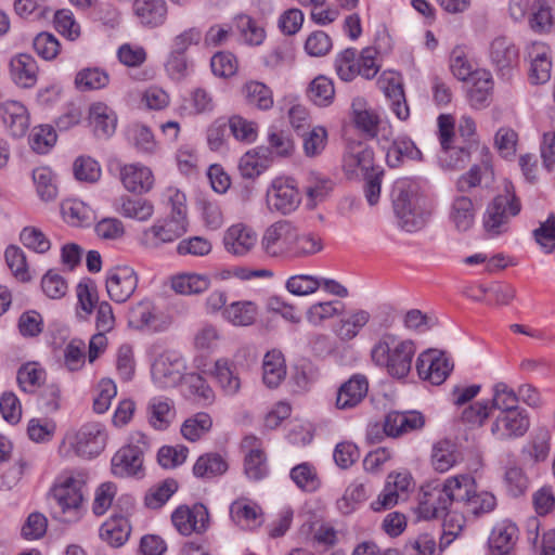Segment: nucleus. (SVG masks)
I'll return each instance as SVG.
<instances>
[{
  "mask_svg": "<svg viewBox=\"0 0 555 555\" xmlns=\"http://www.w3.org/2000/svg\"><path fill=\"white\" fill-rule=\"evenodd\" d=\"M416 346L411 339L383 334L371 350L372 362L393 378H404L411 371Z\"/></svg>",
  "mask_w": 555,
  "mask_h": 555,
  "instance_id": "f257e3e1",
  "label": "nucleus"
},
{
  "mask_svg": "<svg viewBox=\"0 0 555 555\" xmlns=\"http://www.w3.org/2000/svg\"><path fill=\"white\" fill-rule=\"evenodd\" d=\"M393 210L400 228L406 232L422 230L431 215L427 199L406 190L403 183L395 186Z\"/></svg>",
  "mask_w": 555,
  "mask_h": 555,
  "instance_id": "f03ea898",
  "label": "nucleus"
},
{
  "mask_svg": "<svg viewBox=\"0 0 555 555\" xmlns=\"http://www.w3.org/2000/svg\"><path fill=\"white\" fill-rule=\"evenodd\" d=\"M439 140L441 144V154L439 162L446 169H463L470 160L473 153H481L486 149L478 140L469 141L465 145H452L454 137V121L450 115H440L438 117Z\"/></svg>",
  "mask_w": 555,
  "mask_h": 555,
  "instance_id": "7ed1b4c3",
  "label": "nucleus"
},
{
  "mask_svg": "<svg viewBox=\"0 0 555 555\" xmlns=\"http://www.w3.org/2000/svg\"><path fill=\"white\" fill-rule=\"evenodd\" d=\"M83 501L81 482L73 477L61 485H55L48 494L51 516L62 522L78 519L79 508Z\"/></svg>",
  "mask_w": 555,
  "mask_h": 555,
  "instance_id": "20e7f679",
  "label": "nucleus"
},
{
  "mask_svg": "<svg viewBox=\"0 0 555 555\" xmlns=\"http://www.w3.org/2000/svg\"><path fill=\"white\" fill-rule=\"evenodd\" d=\"M511 189V185H506L505 193L495 196L485 212L483 227L492 235L505 231V225L511 217L520 211V203Z\"/></svg>",
  "mask_w": 555,
  "mask_h": 555,
  "instance_id": "39448f33",
  "label": "nucleus"
},
{
  "mask_svg": "<svg viewBox=\"0 0 555 555\" xmlns=\"http://www.w3.org/2000/svg\"><path fill=\"white\" fill-rule=\"evenodd\" d=\"M67 439L78 456L93 459L104 450L107 434L100 423H87L73 435H68Z\"/></svg>",
  "mask_w": 555,
  "mask_h": 555,
  "instance_id": "423d86ee",
  "label": "nucleus"
},
{
  "mask_svg": "<svg viewBox=\"0 0 555 555\" xmlns=\"http://www.w3.org/2000/svg\"><path fill=\"white\" fill-rule=\"evenodd\" d=\"M443 482L430 481L421 488L417 511L422 518L434 519L453 511Z\"/></svg>",
  "mask_w": 555,
  "mask_h": 555,
  "instance_id": "0eeeda50",
  "label": "nucleus"
},
{
  "mask_svg": "<svg viewBox=\"0 0 555 555\" xmlns=\"http://www.w3.org/2000/svg\"><path fill=\"white\" fill-rule=\"evenodd\" d=\"M184 369L183 358L178 352L165 351L152 364V378L160 388L175 387L181 382Z\"/></svg>",
  "mask_w": 555,
  "mask_h": 555,
  "instance_id": "6e6552de",
  "label": "nucleus"
},
{
  "mask_svg": "<svg viewBox=\"0 0 555 555\" xmlns=\"http://www.w3.org/2000/svg\"><path fill=\"white\" fill-rule=\"evenodd\" d=\"M530 427V417L525 409H514L500 413L491 424L492 436L500 441H508L526 435Z\"/></svg>",
  "mask_w": 555,
  "mask_h": 555,
  "instance_id": "1a4fd4ad",
  "label": "nucleus"
},
{
  "mask_svg": "<svg viewBox=\"0 0 555 555\" xmlns=\"http://www.w3.org/2000/svg\"><path fill=\"white\" fill-rule=\"evenodd\" d=\"M416 370L422 379L428 380L433 385H441L453 370V363L449 361L444 352L429 349L418 356Z\"/></svg>",
  "mask_w": 555,
  "mask_h": 555,
  "instance_id": "9d476101",
  "label": "nucleus"
},
{
  "mask_svg": "<svg viewBox=\"0 0 555 555\" xmlns=\"http://www.w3.org/2000/svg\"><path fill=\"white\" fill-rule=\"evenodd\" d=\"M295 228L288 220H280L268 227L261 240L262 249L272 257L289 256Z\"/></svg>",
  "mask_w": 555,
  "mask_h": 555,
  "instance_id": "9b49d317",
  "label": "nucleus"
},
{
  "mask_svg": "<svg viewBox=\"0 0 555 555\" xmlns=\"http://www.w3.org/2000/svg\"><path fill=\"white\" fill-rule=\"evenodd\" d=\"M171 521L183 535L203 533L209 526V513L203 503H195L192 507L181 505L172 513Z\"/></svg>",
  "mask_w": 555,
  "mask_h": 555,
  "instance_id": "f8f14e48",
  "label": "nucleus"
},
{
  "mask_svg": "<svg viewBox=\"0 0 555 555\" xmlns=\"http://www.w3.org/2000/svg\"><path fill=\"white\" fill-rule=\"evenodd\" d=\"M267 203L271 210L283 215L294 211L300 203L294 180L289 178L275 179L267 192Z\"/></svg>",
  "mask_w": 555,
  "mask_h": 555,
  "instance_id": "ddd939ff",
  "label": "nucleus"
},
{
  "mask_svg": "<svg viewBox=\"0 0 555 555\" xmlns=\"http://www.w3.org/2000/svg\"><path fill=\"white\" fill-rule=\"evenodd\" d=\"M144 448L138 444L121 447L112 457V474L116 477H142Z\"/></svg>",
  "mask_w": 555,
  "mask_h": 555,
  "instance_id": "4468645a",
  "label": "nucleus"
},
{
  "mask_svg": "<svg viewBox=\"0 0 555 555\" xmlns=\"http://www.w3.org/2000/svg\"><path fill=\"white\" fill-rule=\"evenodd\" d=\"M188 230V221H178L167 218L157 221L143 231L141 243L147 248H158L163 244L171 243L181 237Z\"/></svg>",
  "mask_w": 555,
  "mask_h": 555,
  "instance_id": "2eb2a0df",
  "label": "nucleus"
},
{
  "mask_svg": "<svg viewBox=\"0 0 555 555\" xmlns=\"http://www.w3.org/2000/svg\"><path fill=\"white\" fill-rule=\"evenodd\" d=\"M379 89L390 101L391 111L400 120H406L410 116L402 77L396 72H384L377 80Z\"/></svg>",
  "mask_w": 555,
  "mask_h": 555,
  "instance_id": "dca6fc26",
  "label": "nucleus"
},
{
  "mask_svg": "<svg viewBox=\"0 0 555 555\" xmlns=\"http://www.w3.org/2000/svg\"><path fill=\"white\" fill-rule=\"evenodd\" d=\"M138 276L130 267H116L106 275V291L109 298L118 304L125 302L134 293Z\"/></svg>",
  "mask_w": 555,
  "mask_h": 555,
  "instance_id": "f3484780",
  "label": "nucleus"
},
{
  "mask_svg": "<svg viewBox=\"0 0 555 555\" xmlns=\"http://www.w3.org/2000/svg\"><path fill=\"white\" fill-rule=\"evenodd\" d=\"M479 156V164L473 165L466 173L462 175L457 179L456 189L459 192H469L473 188L481 185L482 183L488 186L493 181L494 172L492 169L491 155L488 147L481 149Z\"/></svg>",
  "mask_w": 555,
  "mask_h": 555,
  "instance_id": "a211bd4d",
  "label": "nucleus"
},
{
  "mask_svg": "<svg viewBox=\"0 0 555 555\" xmlns=\"http://www.w3.org/2000/svg\"><path fill=\"white\" fill-rule=\"evenodd\" d=\"M369 391V382L364 375H352L337 390L335 405L339 410H349L360 404Z\"/></svg>",
  "mask_w": 555,
  "mask_h": 555,
  "instance_id": "6ab92c4d",
  "label": "nucleus"
},
{
  "mask_svg": "<svg viewBox=\"0 0 555 555\" xmlns=\"http://www.w3.org/2000/svg\"><path fill=\"white\" fill-rule=\"evenodd\" d=\"M424 424L425 420L417 411H392L385 416L383 428L388 437L396 438L403 434L420 429Z\"/></svg>",
  "mask_w": 555,
  "mask_h": 555,
  "instance_id": "aec40b11",
  "label": "nucleus"
},
{
  "mask_svg": "<svg viewBox=\"0 0 555 555\" xmlns=\"http://www.w3.org/2000/svg\"><path fill=\"white\" fill-rule=\"evenodd\" d=\"M530 59L529 79L531 83H545L551 78L552 62L548 48L542 42H533L528 47Z\"/></svg>",
  "mask_w": 555,
  "mask_h": 555,
  "instance_id": "412c9836",
  "label": "nucleus"
},
{
  "mask_svg": "<svg viewBox=\"0 0 555 555\" xmlns=\"http://www.w3.org/2000/svg\"><path fill=\"white\" fill-rule=\"evenodd\" d=\"M0 118L14 138L23 137L29 127L26 107L17 101H5L0 104Z\"/></svg>",
  "mask_w": 555,
  "mask_h": 555,
  "instance_id": "4be33fe9",
  "label": "nucleus"
},
{
  "mask_svg": "<svg viewBox=\"0 0 555 555\" xmlns=\"http://www.w3.org/2000/svg\"><path fill=\"white\" fill-rule=\"evenodd\" d=\"M443 483L451 499L452 509L454 512L460 509L463 513L470 495L474 494V488H477L475 479L470 475L464 474L449 477Z\"/></svg>",
  "mask_w": 555,
  "mask_h": 555,
  "instance_id": "5701e85b",
  "label": "nucleus"
},
{
  "mask_svg": "<svg viewBox=\"0 0 555 555\" xmlns=\"http://www.w3.org/2000/svg\"><path fill=\"white\" fill-rule=\"evenodd\" d=\"M10 76L15 85L22 88H33L38 78L36 60L27 53H18L10 61Z\"/></svg>",
  "mask_w": 555,
  "mask_h": 555,
  "instance_id": "b1692460",
  "label": "nucleus"
},
{
  "mask_svg": "<svg viewBox=\"0 0 555 555\" xmlns=\"http://www.w3.org/2000/svg\"><path fill=\"white\" fill-rule=\"evenodd\" d=\"M245 475L254 480H260L268 475L269 467L266 453L260 441L254 436H245Z\"/></svg>",
  "mask_w": 555,
  "mask_h": 555,
  "instance_id": "393cba45",
  "label": "nucleus"
},
{
  "mask_svg": "<svg viewBox=\"0 0 555 555\" xmlns=\"http://www.w3.org/2000/svg\"><path fill=\"white\" fill-rule=\"evenodd\" d=\"M230 132L236 140L243 141V118L233 116L230 119L224 117L216 119L207 130V142L211 151H218L225 134Z\"/></svg>",
  "mask_w": 555,
  "mask_h": 555,
  "instance_id": "a878e982",
  "label": "nucleus"
},
{
  "mask_svg": "<svg viewBox=\"0 0 555 555\" xmlns=\"http://www.w3.org/2000/svg\"><path fill=\"white\" fill-rule=\"evenodd\" d=\"M133 11L140 23L150 28L163 25L167 17L165 0H134Z\"/></svg>",
  "mask_w": 555,
  "mask_h": 555,
  "instance_id": "bb28decb",
  "label": "nucleus"
},
{
  "mask_svg": "<svg viewBox=\"0 0 555 555\" xmlns=\"http://www.w3.org/2000/svg\"><path fill=\"white\" fill-rule=\"evenodd\" d=\"M371 320L369 311L354 309L343 315L334 328V333L341 341L354 339Z\"/></svg>",
  "mask_w": 555,
  "mask_h": 555,
  "instance_id": "cd10ccee",
  "label": "nucleus"
},
{
  "mask_svg": "<svg viewBox=\"0 0 555 555\" xmlns=\"http://www.w3.org/2000/svg\"><path fill=\"white\" fill-rule=\"evenodd\" d=\"M490 57L493 65L504 76L505 70H509L517 64L518 50L508 38L498 37L491 42Z\"/></svg>",
  "mask_w": 555,
  "mask_h": 555,
  "instance_id": "c85d7f7f",
  "label": "nucleus"
},
{
  "mask_svg": "<svg viewBox=\"0 0 555 555\" xmlns=\"http://www.w3.org/2000/svg\"><path fill=\"white\" fill-rule=\"evenodd\" d=\"M120 179L124 186L133 193H144L152 189L154 179L150 168L127 165L121 168Z\"/></svg>",
  "mask_w": 555,
  "mask_h": 555,
  "instance_id": "c756f323",
  "label": "nucleus"
},
{
  "mask_svg": "<svg viewBox=\"0 0 555 555\" xmlns=\"http://www.w3.org/2000/svg\"><path fill=\"white\" fill-rule=\"evenodd\" d=\"M286 377V364L283 353L273 349L264 354L262 380L268 388H278Z\"/></svg>",
  "mask_w": 555,
  "mask_h": 555,
  "instance_id": "7c9ffc66",
  "label": "nucleus"
},
{
  "mask_svg": "<svg viewBox=\"0 0 555 555\" xmlns=\"http://www.w3.org/2000/svg\"><path fill=\"white\" fill-rule=\"evenodd\" d=\"M475 215L473 201L468 196L454 197L450 206L449 219L457 231H468L474 225Z\"/></svg>",
  "mask_w": 555,
  "mask_h": 555,
  "instance_id": "2f4dec72",
  "label": "nucleus"
},
{
  "mask_svg": "<svg viewBox=\"0 0 555 555\" xmlns=\"http://www.w3.org/2000/svg\"><path fill=\"white\" fill-rule=\"evenodd\" d=\"M89 120L93 127V132L99 138L111 137L116 129V116L102 102L94 103L89 108Z\"/></svg>",
  "mask_w": 555,
  "mask_h": 555,
  "instance_id": "473e14b6",
  "label": "nucleus"
},
{
  "mask_svg": "<svg viewBox=\"0 0 555 555\" xmlns=\"http://www.w3.org/2000/svg\"><path fill=\"white\" fill-rule=\"evenodd\" d=\"M374 153L372 149L358 143L350 146L347 154L344 156V169L347 173H356L360 169L363 175H366L373 169H377L374 164Z\"/></svg>",
  "mask_w": 555,
  "mask_h": 555,
  "instance_id": "72a5a7b5",
  "label": "nucleus"
},
{
  "mask_svg": "<svg viewBox=\"0 0 555 555\" xmlns=\"http://www.w3.org/2000/svg\"><path fill=\"white\" fill-rule=\"evenodd\" d=\"M518 539V528L512 522L496 525L490 535L489 544L496 555H507Z\"/></svg>",
  "mask_w": 555,
  "mask_h": 555,
  "instance_id": "f704fd0d",
  "label": "nucleus"
},
{
  "mask_svg": "<svg viewBox=\"0 0 555 555\" xmlns=\"http://www.w3.org/2000/svg\"><path fill=\"white\" fill-rule=\"evenodd\" d=\"M131 526L124 516H112L100 528V537L114 547H119L128 540Z\"/></svg>",
  "mask_w": 555,
  "mask_h": 555,
  "instance_id": "c9c22d12",
  "label": "nucleus"
},
{
  "mask_svg": "<svg viewBox=\"0 0 555 555\" xmlns=\"http://www.w3.org/2000/svg\"><path fill=\"white\" fill-rule=\"evenodd\" d=\"M552 434L545 426L538 427L529 444L522 448L521 453L528 454L534 463L544 462L551 451Z\"/></svg>",
  "mask_w": 555,
  "mask_h": 555,
  "instance_id": "e433bc0d",
  "label": "nucleus"
},
{
  "mask_svg": "<svg viewBox=\"0 0 555 555\" xmlns=\"http://www.w3.org/2000/svg\"><path fill=\"white\" fill-rule=\"evenodd\" d=\"M404 158L420 160L422 153L410 138L398 137L388 149L386 159L388 165L395 168L398 167Z\"/></svg>",
  "mask_w": 555,
  "mask_h": 555,
  "instance_id": "4c0bfd02",
  "label": "nucleus"
},
{
  "mask_svg": "<svg viewBox=\"0 0 555 555\" xmlns=\"http://www.w3.org/2000/svg\"><path fill=\"white\" fill-rule=\"evenodd\" d=\"M460 460L455 444L450 440H440L433 448L431 464L436 472L446 473Z\"/></svg>",
  "mask_w": 555,
  "mask_h": 555,
  "instance_id": "58836bf2",
  "label": "nucleus"
},
{
  "mask_svg": "<svg viewBox=\"0 0 555 555\" xmlns=\"http://www.w3.org/2000/svg\"><path fill=\"white\" fill-rule=\"evenodd\" d=\"M352 108L356 126L369 137H376L380 120L378 114L374 109L366 107L363 99H356L352 103Z\"/></svg>",
  "mask_w": 555,
  "mask_h": 555,
  "instance_id": "ea45409f",
  "label": "nucleus"
},
{
  "mask_svg": "<svg viewBox=\"0 0 555 555\" xmlns=\"http://www.w3.org/2000/svg\"><path fill=\"white\" fill-rule=\"evenodd\" d=\"M209 285V278L203 274L184 273L171 280V288L181 295L201 294L208 289Z\"/></svg>",
  "mask_w": 555,
  "mask_h": 555,
  "instance_id": "a19ab883",
  "label": "nucleus"
},
{
  "mask_svg": "<svg viewBox=\"0 0 555 555\" xmlns=\"http://www.w3.org/2000/svg\"><path fill=\"white\" fill-rule=\"evenodd\" d=\"M472 80L473 86L468 90V98L472 105L479 108L487 105L491 96L493 88L492 78L489 72L481 70L475 73Z\"/></svg>",
  "mask_w": 555,
  "mask_h": 555,
  "instance_id": "79ce46f5",
  "label": "nucleus"
},
{
  "mask_svg": "<svg viewBox=\"0 0 555 555\" xmlns=\"http://www.w3.org/2000/svg\"><path fill=\"white\" fill-rule=\"evenodd\" d=\"M228 469L225 461L217 453L201 455L193 466V474L197 478L210 479L222 475Z\"/></svg>",
  "mask_w": 555,
  "mask_h": 555,
  "instance_id": "37998d69",
  "label": "nucleus"
},
{
  "mask_svg": "<svg viewBox=\"0 0 555 555\" xmlns=\"http://www.w3.org/2000/svg\"><path fill=\"white\" fill-rule=\"evenodd\" d=\"M108 82V74L100 67L82 68L75 77V86L80 91L99 90L105 88Z\"/></svg>",
  "mask_w": 555,
  "mask_h": 555,
  "instance_id": "c03bdc74",
  "label": "nucleus"
},
{
  "mask_svg": "<svg viewBox=\"0 0 555 555\" xmlns=\"http://www.w3.org/2000/svg\"><path fill=\"white\" fill-rule=\"evenodd\" d=\"M215 373L218 382L224 391L234 395L238 391L241 379L236 370V365L228 359L216 361Z\"/></svg>",
  "mask_w": 555,
  "mask_h": 555,
  "instance_id": "a18cd8bd",
  "label": "nucleus"
},
{
  "mask_svg": "<svg viewBox=\"0 0 555 555\" xmlns=\"http://www.w3.org/2000/svg\"><path fill=\"white\" fill-rule=\"evenodd\" d=\"M245 99L248 104L261 111H268L273 106L272 90L260 81L251 80L245 85Z\"/></svg>",
  "mask_w": 555,
  "mask_h": 555,
  "instance_id": "49530a36",
  "label": "nucleus"
},
{
  "mask_svg": "<svg viewBox=\"0 0 555 555\" xmlns=\"http://www.w3.org/2000/svg\"><path fill=\"white\" fill-rule=\"evenodd\" d=\"M46 378V371L36 362L23 364L17 371V383L25 392L33 393L36 391Z\"/></svg>",
  "mask_w": 555,
  "mask_h": 555,
  "instance_id": "de8ad7c7",
  "label": "nucleus"
},
{
  "mask_svg": "<svg viewBox=\"0 0 555 555\" xmlns=\"http://www.w3.org/2000/svg\"><path fill=\"white\" fill-rule=\"evenodd\" d=\"M308 96L318 106H328L335 98L333 81L325 76L315 77L309 85Z\"/></svg>",
  "mask_w": 555,
  "mask_h": 555,
  "instance_id": "09e8293b",
  "label": "nucleus"
},
{
  "mask_svg": "<svg viewBox=\"0 0 555 555\" xmlns=\"http://www.w3.org/2000/svg\"><path fill=\"white\" fill-rule=\"evenodd\" d=\"M211 426L212 420L210 415L205 412H198L183 422L181 434L185 439L194 442L207 434Z\"/></svg>",
  "mask_w": 555,
  "mask_h": 555,
  "instance_id": "8fccbe9b",
  "label": "nucleus"
},
{
  "mask_svg": "<svg viewBox=\"0 0 555 555\" xmlns=\"http://www.w3.org/2000/svg\"><path fill=\"white\" fill-rule=\"evenodd\" d=\"M519 398L517 392L506 383L500 382L493 386V396L491 400V410H500L501 413L520 409L518 406Z\"/></svg>",
  "mask_w": 555,
  "mask_h": 555,
  "instance_id": "3c124183",
  "label": "nucleus"
},
{
  "mask_svg": "<svg viewBox=\"0 0 555 555\" xmlns=\"http://www.w3.org/2000/svg\"><path fill=\"white\" fill-rule=\"evenodd\" d=\"M322 248L320 240L311 234H302L295 228V238L292 241L289 257L301 258L318 253Z\"/></svg>",
  "mask_w": 555,
  "mask_h": 555,
  "instance_id": "603ef678",
  "label": "nucleus"
},
{
  "mask_svg": "<svg viewBox=\"0 0 555 555\" xmlns=\"http://www.w3.org/2000/svg\"><path fill=\"white\" fill-rule=\"evenodd\" d=\"M177 490V480L167 478L146 493L145 505L153 509L160 508Z\"/></svg>",
  "mask_w": 555,
  "mask_h": 555,
  "instance_id": "864d4df0",
  "label": "nucleus"
},
{
  "mask_svg": "<svg viewBox=\"0 0 555 555\" xmlns=\"http://www.w3.org/2000/svg\"><path fill=\"white\" fill-rule=\"evenodd\" d=\"M333 186L334 183L330 178L311 173L306 188V194L310 205L314 207L318 203L324 201L332 192Z\"/></svg>",
  "mask_w": 555,
  "mask_h": 555,
  "instance_id": "5fc2aeb1",
  "label": "nucleus"
},
{
  "mask_svg": "<svg viewBox=\"0 0 555 555\" xmlns=\"http://www.w3.org/2000/svg\"><path fill=\"white\" fill-rule=\"evenodd\" d=\"M33 180L41 199L53 201L57 195V188L53 181V173L48 167H39L33 171Z\"/></svg>",
  "mask_w": 555,
  "mask_h": 555,
  "instance_id": "6e6d98bb",
  "label": "nucleus"
},
{
  "mask_svg": "<svg viewBox=\"0 0 555 555\" xmlns=\"http://www.w3.org/2000/svg\"><path fill=\"white\" fill-rule=\"evenodd\" d=\"M151 424L157 429H165L170 423L172 415V402L168 398L156 397L150 402Z\"/></svg>",
  "mask_w": 555,
  "mask_h": 555,
  "instance_id": "4d7b16f0",
  "label": "nucleus"
},
{
  "mask_svg": "<svg viewBox=\"0 0 555 555\" xmlns=\"http://www.w3.org/2000/svg\"><path fill=\"white\" fill-rule=\"evenodd\" d=\"M8 267L13 275L21 282L30 281V275L27 270V261L24 251L14 245H10L4 253Z\"/></svg>",
  "mask_w": 555,
  "mask_h": 555,
  "instance_id": "13d9d810",
  "label": "nucleus"
},
{
  "mask_svg": "<svg viewBox=\"0 0 555 555\" xmlns=\"http://www.w3.org/2000/svg\"><path fill=\"white\" fill-rule=\"evenodd\" d=\"M62 215L72 225H85L91 221V210L80 201H65L61 206Z\"/></svg>",
  "mask_w": 555,
  "mask_h": 555,
  "instance_id": "bf43d9fd",
  "label": "nucleus"
},
{
  "mask_svg": "<svg viewBox=\"0 0 555 555\" xmlns=\"http://www.w3.org/2000/svg\"><path fill=\"white\" fill-rule=\"evenodd\" d=\"M120 212L127 218L145 221L150 219L154 212L153 205L142 198H121Z\"/></svg>",
  "mask_w": 555,
  "mask_h": 555,
  "instance_id": "052dcab7",
  "label": "nucleus"
},
{
  "mask_svg": "<svg viewBox=\"0 0 555 555\" xmlns=\"http://www.w3.org/2000/svg\"><path fill=\"white\" fill-rule=\"evenodd\" d=\"M291 478L301 490L312 492L320 486V480L314 468L308 463L295 466L291 470Z\"/></svg>",
  "mask_w": 555,
  "mask_h": 555,
  "instance_id": "680f3d73",
  "label": "nucleus"
},
{
  "mask_svg": "<svg viewBox=\"0 0 555 555\" xmlns=\"http://www.w3.org/2000/svg\"><path fill=\"white\" fill-rule=\"evenodd\" d=\"M327 144V131L322 126L313 127L309 132L304 134V152L307 157H317L325 149Z\"/></svg>",
  "mask_w": 555,
  "mask_h": 555,
  "instance_id": "e2e57ef3",
  "label": "nucleus"
},
{
  "mask_svg": "<svg viewBox=\"0 0 555 555\" xmlns=\"http://www.w3.org/2000/svg\"><path fill=\"white\" fill-rule=\"evenodd\" d=\"M73 170L77 180L88 183H94L101 177L99 163L89 156L78 157L74 163Z\"/></svg>",
  "mask_w": 555,
  "mask_h": 555,
  "instance_id": "0e129e2a",
  "label": "nucleus"
},
{
  "mask_svg": "<svg viewBox=\"0 0 555 555\" xmlns=\"http://www.w3.org/2000/svg\"><path fill=\"white\" fill-rule=\"evenodd\" d=\"M211 243L203 236H191L181 240L177 245V254L180 256H206L211 251Z\"/></svg>",
  "mask_w": 555,
  "mask_h": 555,
  "instance_id": "69168bd1",
  "label": "nucleus"
},
{
  "mask_svg": "<svg viewBox=\"0 0 555 555\" xmlns=\"http://www.w3.org/2000/svg\"><path fill=\"white\" fill-rule=\"evenodd\" d=\"M356 55V49L347 48L336 56L335 69L341 80L351 81L357 76Z\"/></svg>",
  "mask_w": 555,
  "mask_h": 555,
  "instance_id": "338daca9",
  "label": "nucleus"
},
{
  "mask_svg": "<svg viewBox=\"0 0 555 555\" xmlns=\"http://www.w3.org/2000/svg\"><path fill=\"white\" fill-rule=\"evenodd\" d=\"M319 287H321V281L313 275L298 274L286 281L287 291L297 296L310 295Z\"/></svg>",
  "mask_w": 555,
  "mask_h": 555,
  "instance_id": "774afa93",
  "label": "nucleus"
}]
</instances>
